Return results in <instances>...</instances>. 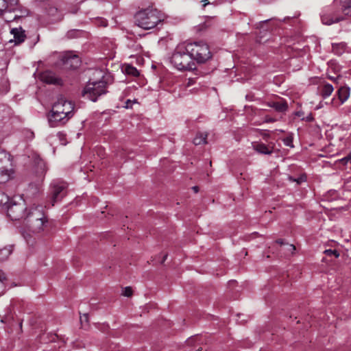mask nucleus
Instances as JSON below:
<instances>
[{
    "mask_svg": "<svg viewBox=\"0 0 351 351\" xmlns=\"http://www.w3.org/2000/svg\"><path fill=\"white\" fill-rule=\"evenodd\" d=\"M47 14L51 17L53 22H58L62 21L63 19L64 14L60 8L55 5H49L47 8Z\"/></svg>",
    "mask_w": 351,
    "mask_h": 351,
    "instance_id": "10",
    "label": "nucleus"
},
{
    "mask_svg": "<svg viewBox=\"0 0 351 351\" xmlns=\"http://www.w3.org/2000/svg\"><path fill=\"white\" fill-rule=\"evenodd\" d=\"M192 189L194 191L195 193H197L199 191V187L197 186H193Z\"/></svg>",
    "mask_w": 351,
    "mask_h": 351,
    "instance_id": "44",
    "label": "nucleus"
},
{
    "mask_svg": "<svg viewBox=\"0 0 351 351\" xmlns=\"http://www.w3.org/2000/svg\"><path fill=\"white\" fill-rule=\"evenodd\" d=\"M12 252V246L0 248V262L7 260Z\"/></svg>",
    "mask_w": 351,
    "mask_h": 351,
    "instance_id": "22",
    "label": "nucleus"
},
{
    "mask_svg": "<svg viewBox=\"0 0 351 351\" xmlns=\"http://www.w3.org/2000/svg\"><path fill=\"white\" fill-rule=\"evenodd\" d=\"M14 173L12 169L6 167L0 168V183H5L12 178Z\"/></svg>",
    "mask_w": 351,
    "mask_h": 351,
    "instance_id": "16",
    "label": "nucleus"
},
{
    "mask_svg": "<svg viewBox=\"0 0 351 351\" xmlns=\"http://www.w3.org/2000/svg\"><path fill=\"white\" fill-rule=\"evenodd\" d=\"M324 254L329 256L334 255L336 258H338L339 256V253L336 250H326L324 251Z\"/></svg>",
    "mask_w": 351,
    "mask_h": 351,
    "instance_id": "31",
    "label": "nucleus"
},
{
    "mask_svg": "<svg viewBox=\"0 0 351 351\" xmlns=\"http://www.w3.org/2000/svg\"><path fill=\"white\" fill-rule=\"evenodd\" d=\"M268 106L274 108L277 112H283L287 110L288 105L285 101L277 102H269Z\"/></svg>",
    "mask_w": 351,
    "mask_h": 351,
    "instance_id": "18",
    "label": "nucleus"
},
{
    "mask_svg": "<svg viewBox=\"0 0 351 351\" xmlns=\"http://www.w3.org/2000/svg\"><path fill=\"white\" fill-rule=\"evenodd\" d=\"M10 165V154L5 151L0 149V168Z\"/></svg>",
    "mask_w": 351,
    "mask_h": 351,
    "instance_id": "20",
    "label": "nucleus"
},
{
    "mask_svg": "<svg viewBox=\"0 0 351 351\" xmlns=\"http://www.w3.org/2000/svg\"><path fill=\"white\" fill-rule=\"evenodd\" d=\"M276 243L280 245L281 247H285V250L289 254H292L293 252L295 250V247L293 244L285 243L282 239H278L276 241Z\"/></svg>",
    "mask_w": 351,
    "mask_h": 351,
    "instance_id": "23",
    "label": "nucleus"
},
{
    "mask_svg": "<svg viewBox=\"0 0 351 351\" xmlns=\"http://www.w3.org/2000/svg\"><path fill=\"white\" fill-rule=\"evenodd\" d=\"M32 159L36 167V173L40 176L43 175L47 171L45 162L36 154L33 155Z\"/></svg>",
    "mask_w": 351,
    "mask_h": 351,
    "instance_id": "13",
    "label": "nucleus"
},
{
    "mask_svg": "<svg viewBox=\"0 0 351 351\" xmlns=\"http://www.w3.org/2000/svg\"><path fill=\"white\" fill-rule=\"evenodd\" d=\"M63 64L66 69H76L81 64V60L77 55L67 54L63 58Z\"/></svg>",
    "mask_w": 351,
    "mask_h": 351,
    "instance_id": "9",
    "label": "nucleus"
},
{
    "mask_svg": "<svg viewBox=\"0 0 351 351\" xmlns=\"http://www.w3.org/2000/svg\"><path fill=\"white\" fill-rule=\"evenodd\" d=\"M171 62L180 71H193L196 69L185 43L177 45L171 56Z\"/></svg>",
    "mask_w": 351,
    "mask_h": 351,
    "instance_id": "4",
    "label": "nucleus"
},
{
    "mask_svg": "<svg viewBox=\"0 0 351 351\" xmlns=\"http://www.w3.org/2000/svg\"><path fill=\"white\" fill-rule=\"evenodd\" d=\"M1 322H4L3 319H1Z\"/></svg>",
    "mask_w": 351,
    "mask_h": 351,
    "instance_id": "49",
    "label": "nucleus"
},
{
    "mask_svg": "<svg viewBox=\"0 0 351 351\" xmlns=\"http://www.w3.org/2000/svg\"><path fill=\"white\" fill-rule=\"evenodd\" d=\"M306 120H307V121H312V120H313V117H312V116H311V115L308 116V117H306Z\"/></svg>",
    "mask_w": 351,
    "mask_h": 351,
    "instance_id": "46",
    "label": "nucleus"
},
{
    "mask_svg": "<svg viewBox=\"0 0 351 351\" xmlns=\"http://www.w3.org/2000/svg\"><path fill=\"white\" fill-rule=\"evenodd\" d=\"M295 180V181H297V182H298V184H300L302 181H303V178H300V179H298V180Z\"/></svg>",
    "mask_w": 351,
    "mask_h": 351,
    "instance_id": "47",
    "label": "nucleus"
},
{
    "mask_svg": "<svg viewBox=\"0 0 351 351\" xmlns=\"http://www.w3.org/2000/svg\"><path fill=\"white\" fill-rule=\"evenodd\" d=\"M78 10V8H74L73 9H71L70 10L68 11V12H71L72 14H75Z\"/></svg>",
    "mask_w": 351,
    "mask_h": 351,
    "instance_id": "41",
    "label": "nucleus"
},
{
    "mask_svg": "<svg viewBox=\"0 0 351 351\" xmlns=\"http://www.w3.org/2000/svg\"><path fill=\"white\" fill-rule=\"evenodd\" d=\"M334 90L333 86L330 84H325L321 89V95L323 98L329 97Z\"/></svg>",
    "mask_w": 351,
    "mask_h": 351,
    "instance_id": "21",
    "label": "nucleus"
},
{
    "mask_svg": "<svg viewBox=\"0 0 351 351\" xmlns=\"http://www.w3.org/2000/svg\"><path fill=\"white\" fill-rule=\"evenodd\" d=\"M207 134L204 133H197L193 139V143L196 145L206 143Z\"/></svg>",
    "mask_w": 351,
    "mask_h": 351,
    "instance_id": "24",
    "label": "nucleus"
},
{
    "mask_svg": "<svg viewBox=\"0 0 351 351\" xmlns=\"http://www.w3.org/2000/svg\"><path fill=\"white\" fill-rule=\"evenodd\" d=\"M19 14H16L15 15V18L16 17H23V16H26L28 15L29 14V10L26 8H23L21 10H19Z\"/></svg>",
    "mask_w": 351,
    "mask_h": 351,
    "instance_id": "34",
    "label": "nucleus"
},
{
    "mask_svg": "<svg viewBox=\"0 0 351 351\" xmlns=\"http://www.w3.org/2000/svg\"><path fill=\"white\" fill-rule=\"evenodd\" d=\"M81 33L82 32L79 30L73 29V30H71V31L68 32L67 36L69 38H73L75 36H78L80 34H81Z\"/></svg>",
    "mask_w": 351,
    "mask_h": 351,
    "instance_id": "32",
    "label": "nucleus"
},
{
    "mask_svg": "<svg viewBox=\"0 0 351 351\" xmlns=\"http://www.w3.org/2000/svg\"><path fill=\"white\" fill-rule=\"evenodd\" d=\"M337 95L340 103L339 104H343L350 96V88L347 86H341L337 91Z\"/></svg>",
    "mask_w": 351,
    "mask_h": 351,
    "instance_id": "17",
    "label": "nucleus"
},
{
    "mask_svg": "<svg viewBox=\"0 0 351 351\" xmlns=\"http://www.w3.org/2000/svg\"><path fill=\"white\" fill-rule=\"evenodd\" d=\"M6 10L10 11V8L8 5V3H6V0H0V14H2L3 11Z\"/></svg>",
    "mask_w": 351,
    "mask_h": 351,
    "instance_id": "28",
    "label": "nucleus"
},
{
    "mask_svg": "<svg viewBox=\"0 0 351 351\" xmlns=\"http://www.w3.org/2000/svg\"><path fill=\"white\" fill-rule=\"evenodd\" d=\"M123 295L126 297H130L132 295V290L131 287H127L123 291Z\"/></svg>",
    "mask_w": 351,
    "mask_h": 351,
    "instance_id": "35",
    "label": "nucleus"
},
{
    "mask_svg": "<svg viewBox=\"0 0 351 351\" xmlns=\"http://www.w3.org/2000/svg\"><path fill=\"white\" fill-rule=\"evenodd\" d=\"M9 197L5 193L0 192V206H5L9 203Z\"/></svg>",
    "mask_w": 351,
    "mask_h": 351,
    "instance_id": "27",
    "label": "nucleus"
},
{
    "mask_svg": "<svg viewBox=\"0 0 351 351\" xmlns=\"http://www.w3.org/2000/svg\"><path fill=\"white\" fill-rule=\"evenodd\" d=\"M23 220L29 230L34 233L43 231L48 222L42 206H34L29 208L26 210Z\"/></svg>",
    "mask_w": 351,
    "mask_h": 351,
    "instance_id": "2",
    "label": "nucleus"
},
{
    "mask_svg": "<svg viewBox=\"0 0 351 351\" xmlns=\"http://www.w3.org/2000/svg\"><path fill=\"white\" fill-rule=\"evenodd\" d=\"M19 0H6L8 5L10 8V12L16 10L15 6L17 5Z\"/></svg>",
    "mask_w": 351,
    "mask_h": 351,
    "instance_id": "29",
    "label": "nucleus"
},
{
    "mask_svg": "<svg viewBox=\"0 0 351 351\" xmlns=\"http://www.w3.org/2000/svg\"><path fill=\"white\" fill-rule=\"evenodd\" d=\"M283 143L286 146L293 147V137L292 136H288L283 138Z\"/></svg>",
    "mask_w": 351,
    "mask_h": 351,
    "instance_id": "30",
    "label": "nucleus"
},
{
    "mask_svg": "<svg viewBox=\"0 0 351 351\" xmlns=\"http://www.w3.org/2000/svg\"><path fill=\"white\" fill-rule=\"evenodd\" d=\"M124 71L126 74L130 75H132L134 77L138 76L139 75V72L136 69V68L130 64L125 65V68H124Z\"/></svg>",
    "mask_w": 351,
    "mask_h": 351,
    "instance_id": "25",
    "label": "nucleus"
},
{
    "mask_svg": "<svg viewBox=\"0 0 351 351\" xmlns=\"http://www.w3.org/2000/svg\"><path fill=\"white\" fill-rule=\"evenodd\" d=\"M10 34L13 36V39L10 42H14L15 45L22 43L26 38L25 31L21 27L11 29Z\"/></svg>",
    "mask_w": 351,
    "mask_h": 351,
    "instance_id": "12",
    "label": "nucleus"
},
{
    "mask_svg": "<svg viewBox=\"0 0 351 351\" xmlns=\"http://www.w3.org/2000/svg\"><path fill=\"white\" fill-rule=\"evenodd\" d=\"M328 78L331 80H333V81H336L337 78L334 77H332V76H328Z\"/></svg>",
    "mask_w": 351,
    "mask_h": 351,
    "instance_id": "48",
    "label": "nucleus"
},
{
    "mask_svg": "<svg viewBox=\"0 0 351 351\" xmlns=\"http://www.w3.org/2000/svg\"><path fill=\"white\" fill-rule=\"evenodd\" d=\"M74 104L60 97L53 104L48 121L51 127H57L64 124L73 115Z\"/></svg>",
    "mask_w": 351,
    "mask_h": 351,
    "instance_id": "1",
    "label": "nucleus"
},
{
    "mask_svg": "<svg viewBox=\"0 0 351 351\" xmlns=\"http://www.w3.org/2000/svg\"><path fill=\"white\" fill-rule=\"evenodd\" d=\"M254 149L261 154L270 155L272 154V149L268 147L265 144L263 143H253Z\"/></svg>",
    "mask_w": 351,
    "mask_h": 351,
    "instance_id": "15",
    "label": "nucleus"
},
{
    "mask_svg": "<svg viewBox=\"0 0 351 351\" xmlns=\"http://www.w3.org/2000/svg\"><path fill=\"white\" fill-rule=\"evenodd\" d=\"M340 162L343 165L348 164L349 162H351V153L348 154L347 156L341 158Z\"/></svg>",
    "mask_w": 351,
    "mask_h": 351,
    "instance_id": "36",
    "label": "nucleus"
},
{
    "mask_svg": "<svg viewBox=\"0 0 351 351\" xmlns=\"http://www.w3.org/2000/svg\"><path fill=\"white\" fill-rule=\"evenodd\" d=\"M167 256H168V254H165L164 255V256H163V258H162V261H161V263H163L166 261V259L167 258Z\"/></svg>",
    "mask_w": 351,
    "mask_h": 351,
    "instance_id": "45",
    "label": "nucleus"
},
{
    "mask_svg": "<svg viewBox=\"0 0 351 351\" xmlns=\"http://www.w3.org/2000/svg\"><path fill=\"white\" fill-rule=\"evenodd\" d=\"M7 280L6 276L5 273L0 270V287L1 288H3V284Z\"/></svg>",
    "mask_w": 351,
    "mask_h": 351,
    "instance_id": "33",
    "label": "nucleus"
},
{
    "mask_svg": "<svg viewBox=\"0 0 351 351\" xmlns=\"http://www.w3.org/2000/svg\"><path fill=\"white\" fill-rule=\"evenodd\" d=\"M106 93V83L104 81L88 82L82 91V95L96 101L99 97Z\"/></svg>",
    "mask_w": 351,
    "mask_h": 351,
    "instance_id": "6",
    "label": "nucleus"
},
{
    "mask_svg": "<svg viewBox=\"0 0 351 351\" xmlns=\"http://www.w3.org/2000/svg\"><path fill=\"white\" fill-rule=\"evenodd\" d=\"M9 82L7 79L2 80V87L0 88V92L2 93H6L9 90Z\"/></svg>",
    "mask_w": 351,
    "mask_h": 351,
    "instance_id": "26",
    "label": "nucleus"
},
{
    "mask_svg": "<svg viewBox=\"0 0 351 351\" xmlns=\"http://www.w3.org/2000/svg\"><path fill=\"white\" fill-rule=\"evenodd\" d=\"M134 18L138 27L144 29H151L161 24L165 16L157 9L148 8L138 12Z\"/></svg>",
    "mask_w": 351,
    "mask_h": 351,
    "instance_id": "3",
    "label": "nucleus"
},
{
    "mask_svg": "<svg viewBox=\"0 0 351 351\" xmlns=\"http://www.w3.org/2000/svg\"><path fill=\"white\" fill-rule=\"evenodd\" d=\"M67 184L66 182L60 181H54L51 184V204L53 206L56 203L61 201V199L66 195Z\"/></svg>",
    "mask_w": 351,
    "mask_h": 351,
    "instance_id": "8",
    "label": "nucleus"
},
{
    "mask_svg": "<svg viewBox=\"0 0 351 351\" xmlns=\"http://www.w3.org/2000/svg\"><path fill=\"white\" fill-rule=\"evenodd\" d=\"M339 45H339V44L332 45V50H333L335 53H341V52H338V51H337V47H338Z\"/></svg>",
    "mask_w": 351,
    "mask_h": 351,
    "instance_id": "40",
    "label": "nucleus"
},
{
    "mask_svg": "<svg viewBox=\"0 0 351 351\" xmlns=\"http://www.w3.org/2000/svg\"><path fill=\"white\" fill-rule=\"evenodd\" d=\"M40 80L49 84H60L61 79L58 78L54 73L46 71L40 74Z\"/></svg>",
    "mask_w": 351,
    "mask_h": 351,
    "instance_id": "11",
    "label": "nucleus"
},
{
    "mask_svg": "<svg viewBox=\"0 0 351 351\" xmlns=\"http://www.w3.org/2000/svg\"><path fill=\"white\" fill-rule=\"evenodd\" d=\"M188 53L191 54L193 61L199 64L205 63L212 58V53L207 43L204 41H195L186 43Z\"/></svg>",
    "mask_w": 351,
    "mask_h": 351,
    "instance_id": "5",
    "label": "nucleus"
},
{
    "mask_svg": "<svg viewBox=\"0 0 351 351\" xmlns=\"http://www.w3.org/2000/svg\"><path fill=\"white\" fill-rule=\"evenodd\" d=\"M80 321L82 323L88 322V315L87 313L83 314V315L80 316Z\"/></svg>",
    "mask_w": 351,
    "mask_h": 351,
    "instance_id": "37",
    "label": "nucleus"
},
{
    "mask_svg": "<svg viewBox=\"0 0 351 351\" xmlns=\"http://www.w3.org/2000/svg\"><path fill=\"white\" fill-rule=\"evenodd\" d=\"M134 102H135V100L132 101V100H130V99H128V100L126 101V102H125V107L126 108H132V104H134Z\"/></svg>",
    "mask_w": 351,
    "mask_h": 351,
    "instance_id": "38",
    "label": "nucleus"
},
{
    "mask_svg": "<svg viewBox=\"0 0 351 351\" xmlns=\"http://www.w3.org/2000/svg\"><path fill=\"white\" fill-rule=\"evenodd\" d=\"M7 213L12 220L23 219L27 208L23 200L19 202H14L7 206Z\"/></svg>",
    "mask_w": 351,
    "mask_h": 351,
    "instance_id": "7",
    "label": "nucleus"
},
{
    "mask_svg": "<svg viewBox=\"0 0 351 351\" xmlns=\"http://www.w3.org/2000/svg\"><path fill=\"white\" fill-rule=\"evenodd\" d=\"M202 2L203 3V7H205L210 3L208 0H202Z\"/></svg>",
    "mask_w": 351,
    "mask_h": 351,
    "instance_id": "43",
    "label": "nucleus"
},
{
    "mask_svg": "<svg viewBox=\"0 0 351 351\" xmlns=\"http://www.w3.org/2000/svg\"><path fill=\"white\" fill-rule=\"evenodd\" d=\"M276 121V119H274V118H271V117H266L265 118V122L267 123H273V122H275Z\"/></svg>",
    "mask_w": 351,
    "mask_h": 351,
    "instance_id": "39",
    "label": "nucleus"
},
{
    "mask_svg": "<svg viewBox=\"0 0 351 351\" xmlns=\"http://www.w3.org/2000/svg\"><path fill=\"white\" fill-rule=\"evenodd\" d=\"M321 18L322 23L328 25L337 23L343 19L342 18L335 16L331 12L324 13Z\"/></svg>",
    "mask_w": 351,
    "mask_h": 351,
    "instance_id": "14",
    "label": "nucleus"
},
{
    "mask_svg": "<svg viewBox=\"0 0 351 351\" xmlns=\"http://www.w3.org/2000/svg\"><path fill=\"white\" fill-rule=\"evenodd\" d=\"M341 5V9L344 15L351 17V0H336Z\"/></svg>",
    "mask_w": 351,
    "mask_h": 351,
    "instance_id": "19",
    "label": "nucleus"
},
{
    "mask_svg": "<svg viewBox=\"0 0 351 351\" xmlns=\"http://www.w3.org/2000/svg\"><path fill=\"white\" fill-rule=\"evenodd\" d=\"M101 25L106 27L107 26V21L106 20L101 19Z\"/></svg>",
    "mask_w": 351,
    "mask_h": 351,
    "instance_id": "42",
    "label": "nucleus"
}]
</instances>
